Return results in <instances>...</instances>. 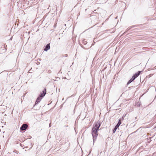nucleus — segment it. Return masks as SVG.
Listing matches in <instances>:
<instances>
[{
	"label": "nucleus",
	"instance_id": "f257e3e1",
	"mask_svg": "<svg viewBox=\"0 0 156 156\" xmlns=\"http://www.w3.org/2000/svg\"><path fill=\"white\" fill-rule=\"evenodd\" d=\"M101 125L100 121H98L95 123L92 128L91 133L94 142L95 141L98 136V131L99 130V128Z\"/></svg>",
	"mask_w": 156,
	"mask_h": 156
},
{
	"label": "nucleus",
	"instance_id": "f03ea898",
	"mask_svg": "<svg viewBox=\"0 0 156 156\" xmlns=\"http://www.w3.org/2000/svg\"><path fill=\"white\" fill-rule=\"evenodd\" d=\"M46 93V90L45 88L43 90L42 93H41L40 94V97L41 98L43 97Z\"/></svg>",
	"mask_w": 156,
	"mask_h": 156
},
{
	"label": "nucleus",
	"instance_id": "7ed1b4c3",
	"mask_svg": "<svg viewBox=\"0 0 156 156\" xmlns=\"http://www.w3.org/2000/svg\"><path fill=\"white\" fill-rule=\"evenodd\" d=\"M28 126L26 124H23L20 128V129L22 130H25L27 127Z\"/></svg>",
	"mask_w": 156,
	"mask_h": 156
},
{
	"label": "nucleus",
	"instance_id": "20e7f679",
	"mask_svg": "<svg viewBox=\"0 0 156 156\" xmlns=\"http://www.w3.org/2000/svg\"><path fill=\"white\" fill-rule=\"evenodd\" d=\"M141 71H139L137 73L134 74L133 76L134 77V78L135 79L141 73Z\"/></svg>",
	"mask_w": 156,
	"mask_h": 156
},
{
	"label": "nucleus",
	"instance_id": "39448f33",
	"mask_svg": "<svg viewBox=\"0 0 156 156\" xmlns=\"http://www.w3.org/2000/svg\"><path fill=\"white\" fill-rule=\"evenodd\" d=\"M50 48V44H47L45 48L44 49V50L45 51H47Z\"/></svg>",
	"mask_w": 156,
	"mask_h": 156
},
{
	"label": "nucleus",
	"instance_id": "423d86ee",
	"mask_svg": "<svg viewBox=\"0 0 156 156\" xmlns=\"http://www.w3.org/2000/svg\"><path fill=\"white\" fill-rule=\"evenodd\" d=\"M135 79L134 78V77L132 76V78L130 79V80H129L128 82V83H130L132 82Z\"/></svg>",
	"mask_w": 156,
	"mask_h": 156
},
{
	"label": "nucleus",
	"instance_id": "0eeeda50",
	"mask_svg": "<svg viewBox=\"0 0 156 156\" xmlns=\"http://www.w3.org/2000/svg\"><path fill=\"white\" fill-rule=\"evenodd\" d=\"M41 99V97H39L36 100V102L37 103H38L39 102Z\"/></svg>",
	"mask_w": 156,
	"mask_h": 156
},
{
	"label": "nucleus",
	"instance_id": "6e6552de",
	"mask_svg": "<svg viewBox=\"0 0 156 156\" xmlns=\"http://www.w3.org/2000/svg\"><path fill=\"white\" fill-rule=\"evenodd\" d=\"M118 127H118V126H115V128L114 129H113V133H114L115 132V131H116V130L118 128Z\"/></svg>",
	"mask_w": 156,
	"mask_h": 156
},
{
	"label": "nucleus",
	"instance_id": "1a4fd4ad",
	"mask_svg": "<svg viewBox=\"0 0 156 156\" xmlns=\"http://www.w3.org/2000/svg\"><path fill=\"white\" fill-rule=\"evenodd\" d=\"M121 120L120 119H119V122H118V124H117V125L116 126H117L119 127V126L121 124Z\"/></svg>",
	"mask_w": 156,
	"mask_h": 156
},
{
	"label": "nucleus",
	"instance_id": "9d476101",
	"mask_svg": "<svg viewBox=\"0 0 156 156\" xmlns=\"http://www.w3.org/2000/svg\"><path fill=\"white\" fill-rule=\"evenodd\" d=\"M141 105V104L139 102H137L136 104V105L138 107H140Z\"/></svg>",
	"mask_w": 156,
	"mask_h": 156
},
{
	"label": "nucleus",
	"instance_id": "9b49d317",
	"mask_svg": "<svg viewBox=\"0 0 156 156\" xmlns=\"http://www.w3.org/2000/svg\"><path fill=\"white\" fill-rule=\"evenodd\" d=\"M153 75V74H151L149 75V77H150L151 76Z\"/></svg>",
	"mask_w": 156,
	"mask_h": 156
},
{
	"label": "nucleus",
	"instance_id": "f8f14e48",
	"mask_svg": "<svg viewBox=\"0 0 156 156\" xmlns=\"http://www.w3.org/2000/svg\"><path fill=\"white\" fill-rule=\"evenodd\" d=\"M156 69V66L154 67L153 68L151 69V70H153V69Z\"/></svg>",
	"mask_w": 156,
	"mask_h": 156
}]
</instances>
